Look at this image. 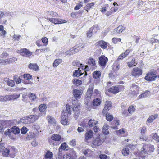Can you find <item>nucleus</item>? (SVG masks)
I'll return each mask as SVG.
<instances>
[{
	"mask_svg": "<svg viewBox=\"0 0 159 159\" xmlns=\"http://www.w3.org/2000/svg\"><path fill=\"white\" fill-rule=\"evenodd\" d=\"M17 152V150L14 147L9 146L5 148L2 152V154L5 156L9 155L10 157L14 158Z\"/></svg>",
	"mask_w": 159,
	"mask_h": 159,
	"instance_id": "obj_1",
	"label": "nucleus"
},
{
	"mask_svg": "<svg viewBox=\"0 0 159 159\" xmlns=\"http://www.w3.org/2000/svg\"><path fill=\"white\" fill-rule=\"evenodd\" d=\"M157 77L156 71L154 70H152L147 74L145 79L148 81H153L156 80Z\"/></svg>",
	"mask_w": 159,
	"mask_h": 159,
	"instance_id": "obj_2",
	"label": "nucleus"
},
{
	"mask_svg": "<svg viewBox=\"0 0 159 159\" xmlns=\"http://www.w3.org/2000/svg\"><path fill=\"white\" fill-rule=\"evenodd\" d=\"M153 146L151 145H143L141 149V153L142 154H148V153H151L154 150Z\"/></svg>",
	"mask_w": 159,
	"mask_h": 159,
	"instance_id": "obj_3",
	"label": "nucleus"
},
{
	"mask_svg": "<svg viewBox=\"0 0 159 159\" xmlns=\"http://www.w3.org/2000/svg\"><path fill=\"white\" fill-rule=\"evenodd\" d=\"M82 93V91L81 90L75 89L73 92V95L74 97L72 98V100L73 101H72V103L73 104L75 103V101L74 99L75 98L77 100L78 99H80V95Z\"/></svg>",
	"mask_w": 159,
	"mask_h": 159,
	"instance_id": "obj_4",
	"label": "nucleus"
},
{
	"mask_svg": "<svg viewBox=\"0 0 159 159\" xmlns=\"http://www.w3.org/2000/svg\"><path fill=\"white\" fill-rule=\"evenodd\" d=\"M77 104H75L73 107V111L74 112V116H75V118H76V116H79L80 112V105H79L78 102L77 101Z\"/></svg>",
	"mask_w": 159,
	"mask_h": 159,
	"instance_id": "obj_5",
	"label": "nucleus"
},
{
	"mask_svg": "<svg viewBox=\"0 0 159 159\" xmlns=\"http://www.w3.org/2000/svg\"><path fill=\"white\" fill-rule=\"evenodd\" d=\"M112 103L111 101H107L105 104V107L102 111V113L103 115L106 114L111 107Z\"/></svg>",
	"mask_w": 159,
	"mask_h": 159,
	"instance_id": "obj_6",
	"label": "nucleus"
},
{
	"mask_svg": "<svg viewBox=\"0 0 159 159\" xmlns=\"http://www.w3.org/2000/svg\"><path fill=\"white\" fill-rule=\"evenodd\" d=\"M18 51L20 54L23 56L29 57L32 55V52L26 48L22 49Z\"/></svg>",
	"mask_w": 159,
	"mask_h": 159,
	"instance_id": "obj_7",
	"label": "nucleus"
},
{
	"mask_svg": "<svg viewBox=\"0 0 159 159\" xmlns=\"http://www.w3.org/2000/svg\"><path fill=\"white\" fill-rule=\"evenodd\" d=\"M132 75L134 76H139L142 74V70L139 68H134L131 72Z\"/></svg>",
	"mask_w": 159,
	"mask_h": 159,
	"instance_id": "obj_8",
	"label": "nucleus"
},
{
	"mask_svg": "<svg viewBox=\"0 0 159 159\" xmlns=\"http://www.w3.org/2000/svg\"><path fill=\"white\" fill-rule=\"evenodd\" d=\"M99 63L101 66H105L108 61L107 58L104 56H102L99 57Z\"/></svg>",
	"mask_w": 159,
	"mask_h": 159,
	"instance_id": "obj_9",
	"label": "nucleus"
},
{
	"mask_svg": "<svg viewBox=\"0 0 159 159\" xmlns=\"http://www.w3.org/2000/svg\"><path fill=\"white\" fill-rule=\"evenodd\" d=\"M48 19L50 21L55 24L64 23L66 22L65 20H58L56 18H50Z\"/></svg>",
	"mask_w": 159,
	"mask_h": 159,
	"instance_id": "obj_10",
	"label": "nucleus"
},
{
	"mask_svg": "<svg viewBox=\"0 0 159 159\" xmlns=\"http://www.w3.org/2000/svg\"><path fill=\"white\" fill-rule=\"evenodd\" d=\"M123 88V86L120 85L118 86L112 87L109 89V91L114 93H117L119 91L120 89Z\"/></svg>",
	"mask_w": 159,
	"mask_h": 159,
	"instance_id": "obj_11",
	"label": "nucleus"
},
{
	"mask_svg": "<svg viewBox=\"0 0 159 159\" xmlns=\"http://www.w3.org/2000/svg\"><path fill=\"white\" fill-rule=\"evenodd\" d=\"M95 45L98 47H100L101 48L103 49L106 48L107 47V43L103 40L99 41L97 42Z\"/></svg>",
	"mask_w": 159,
	"mask_h": 159,
	"instance_id": "obj_12",
	"label": "nucleus"
},
{
	"mask_svg": "<svg viewBox=\"0 0 159 159\" xmlns=\"http://www.w3.org/2000/svg\"><path fill=\"white\" fill-rule=\"evenodd\" d=\"M61 123L64 125H66L68 123V116L65 115V113H63L61 117Z\"/></svg>",
	"mask_w": 159,
	"mask_h": 159,
	"instance_id": "obj_13",
	"label": "nucleus"
},
{
	"mask_svg": "<svg viewBox=\"0 0 159 159\" xmlns=\"http://www.w3.org/2000/svg\"><path fill=\"white\" fill-rule=\"evenodd\" d=\"M28 67L29 69H32L35 71H37L39 70V67L36 63H30Z\"/></svg>",
	"mask_w": 159,
	"mask_h": 159,
	"instance_id": "obj_14",
	"label": "nucleus"
},
{
	"mask_svg": "<svg viewBox=\"0 0 159 159\" xmlns=\"http://www.w3.org/2000/svg\"><path fill=\"white\" fill-rule=\"evenodd\" d=\"M93 136V133L91 130H89L87 132L85 135V139L86 140H88L92 138Z\"/></svg>",
	"mask_w": 159,
	"mask_h": 159,
	"instance_id": "obj_15",
	"label": "nucleus"
},
{
	"mask_svg": "<svg viewBox=\"0 0 159 159\" xmlns=\"http://www.w3.org/2000/svg\"><path fill=\"white\" fill-rule=\"evenodd\" d=\"M102 141L100 140L99 137H97L93 142L92 144L94 146H99L102 143Z\"/></svg>",
	"mask_w": 159,
	"mask_h": 159,
	"instance_id": "obj_16",
	"label": "nucleus"
},
{
	"mask_svg": "<svg viewBox=\"0 0 159 159\" xmlns=\"http://www.w3.org/2000/svg\"><path fill=\"white\" fill-rule=\"evenodd\" d=\"M73 107L71 106H70L69 104H66V112H65V115H66V113L70 115L71 113L72 110H73Z\"/></svg>",
	"mask_w": 159,
	"mask_h": 159,
	"instance_id": "obj_17",
	"label": "nucleus"
},
{
	"mask_svg": "<svg viewBox=\"0 0 159 159\" xmlns=\"http://www.w3.org/2000/svg\"><path fill=\"white\" fill-rule=\"evenodd\" d=\"M51 139L56 141H60L61 139V137L60 135L57 134H54L52 135Z\"/></svg>",
	"mask_w": 159,
	"mask_h": 159,
	"instance_id": "obj_18",
	"label": "nucleus"
},
{
	"mask_svg": "<svg viewBox=\"0 0 159 159\" xmlns=\"http://www.w3.org/2000/svg\"><path fill=\"white\" fill-rule=\"evenodd\" d=\"M158 116V115L155 114L153 115H152L149 117L147 120V121L148 123H151L153 122L154 120Z\"/></svg>",
	"mask_w": 159,
	"mask_h": 159,
	"instance_id": "obj_19",
	"label": "nucleus"
},
{
	"mask_svg": "<svg viewBox=\"0 0 159 159\" xmlns=\"http://www.w3.org/2000/svg\"><path fill=\"white\" fill-rule=\"evenodd\" d=\"M71 151L72 152V153H73V154H71L70 153H69L67 154L66 155H64L63 156V159H70L72 157H73V155H74L75 152L74 151L72 150H71Z\"/></svg>",
	"mask_w": 159,
	"mask_h": 159,
	"instance_id": "obj_20",
	"label": "nucleus"
},
{
	"mask_svg": "<svg viewBox=\"0 0 159 159\" xmlns=\"http://www.w3.org/2000/svg\"><path fill=\"white\" fill-rule=\"evenodd\" d=\"M98 121L94 119H91L89 120L88 122V124L90 127H93L95 125L98 123Z\"/></svg>",
	"mask_w": 159,
	"mask_h": 159,
	"instance_id": "obj_21",
	"label": "nucleus"
},
{
	"mask_svg": "<svg viewBox=\"0 0 159 159\" xmlns=\"http://www.w3.org/2000/svg\"><path fill=\"white\" fill-rule=\"evenodd\" d=\"M21 123L24 124H29L30 123L28 117H25L20 119Z\"/></svg>",
	"mask_w": 159,
	"mask_h": 159,
	"instance_id": "obj_22",
	"label": "nucleus"
},
{
	"mask_svg": "<svg viewBox=\"0 0 159 159\" xmlns=\"http://www.w3.org/2000/svg\"><path fill=\"white\" fill-rule=\"evenodd\" d=\"M119 120H115V119L112 121V124L114 126H111V128L114 129H117V125H119Z\"/></svg>",
	"mask_w": 159,
	"mask_h": 159,
	"instance_id": "obj_23",
	"label": "nucleus"
},
{
	"mask_svg": "<svg viewBox=\"0 0 159 159\" xmlns=\"http://www.w3.org/2000/svg\"><path fill=\"white\" fill-rule=\"evenodd\" d=\"M72 82L73 84L76 86H80L82 84V81L78 79H74L72 80Z\"/></svg>",
	"mask_w": 159,
	"mask_h": 159,
	"instance_id": "obj_24",
	"label": "nucleus"
},
{
	"mask_svg": "<svg viewBox=\"0 0 159 159\" xmlns=\"http://www.w3.org/2000/svg\"><path fill=\"white\" fill-rule=\"evenodd\" d=\"M101 101L100 99L96 98L93 100V104L95 106H98L101 103Z\"/></svg>",
	"mask_w": 159,
	"mask_h": 159,
	"instance_id": "obj_25",
	"label": "nucleus"
},
{
	"mask_svg": "<svg viewBox=\"0 0 159 159\" xmlns=\"http://www.w3.org/2000/svg\"><path fill=\"white\" fill-rule=\"evenodd\" d=\"M53 156V154L52 152H50L49 151H48L45 155V158H43V159H51Z\"/></svg>",
	"mask_w": 159,
	"mask_h": 159,
	"instance_id": "obj_26",
	"label": "nucleus"
},
{
	"mask_svg": "<svg viewBox=\"0 0 159 159\" xmlns=\"http://www.w3.org/2000/svg\"><path fill=\"white\" fill-rule=\"evenodd\" d=\"M101 73L99 71H95L93 73V77L95 79H97L100 77Z\"/></svg>",
	"mask_w": 159,
	"mask_h": 159,
	"instance_id": "obj_27",
	"label": "nucleus"
},
{
	"mask_svg": "<svg viewBox=\"0 0 159 159\" xmlns=\"http://www.w3.org/2000/svg\"><path fill=\"white\" fill-rule=\"evenodd\" d=\"M83 74L84 73H82L80 70H75L73 72V76L74 77H79Z\"/></svg>",
	"mask_w": 159,
	"mask_h": 159,
	"instance_id": "obj_28",
	"label": "nucleus"
},
{
	"mask_svg": "<svg viewBox=\"0 0 159 159\" xmlns=\"http://www.w3.org/2000/svg\"><path fill=\"white\" fill-rule=\"evenodd\" d=\"M93 84H91L89 86V88L88 89L86 93L87 95L88 94H92L93 93Z\"/></svg>",
	"mask_w": 159,
	"mask_h": 159,
	"instance_id": "obj_29",
	"label": "nucleus"
},
{
	"mask_svg": "<svg viewBox=\"0 0 159 159\" xmlns=\"http://www.w3.org/2000/svg\"><path fill=\"white\" fill-rule=\"evenodd\" d=\"M108 126L106 124L103 127L102 132L103 133L106 134H107L109 133V131L108 130Z\"/></svg>",
	"mask_w": 159,
	"mask_h": 159,
	"instance_id": "obj_30",
	"label": "nucleus"
},
{
	"mask_svg": "<svg viewBox=\"0 0 159 159\" xmlns=\"http://www.w3.org/2000/svg\"><path fill=\"white\" fill-rule=\"evenodd\" d=\"M47 119L48 122L53 125L55 124V120L53 117L51 116H48L47 117Z\"/></svg>",
	"mask_w": 159,
	"mask_h": 159,
	"instance_id": "obj_31",
	"label": "nucleus"
},
{
	"mask_svg": "<svg viewBox=\"0 0 159 159\" xmlns=\"http://www.w3.org/2000/svg\"><path fill=\"white\" fill-rule=\"evenodd\" d=\"M104 115H106V119L107 121H111L113 119V116L112 115H111L110 113H108L107 112Z\"/></svg>",
	"mask_w": 159,
	"mask_h": 159,
	"instance_id": "obj_32",
	"label": "nucleus"
},
{
	"mask_svg": "<svg viewBox=\"0 0 159 159\" xmlns=\"http://www.w3.org/2000/svg\"><path fill=\"white\" fill-rule=\"evenodd\" d=\"M135 60L134 58L132 59L131 61L128 62L127 64L128 66L129 67H132L133 65L135 66L136 64H137V63L135 62Z\"/></svg>",
	"mask_w": 159,
	"mask_h": 159,
	"instance_id": "obj_33",
	"label": "nucleus"
},
{
	"mask_svg": "<svg viewBox=\"0 0 159 159\" xmlns=\"http://www.w3.org/2000/svg\"><path fill=\"white\" fill-rule=\"evenodd\" d=\"M11 133L14 134H18L20 133V129L19 128H12L11 129Z\"/></svg>",
	"mask_w": 159,
	"mask_h": 159,
	"instance_id": "obj_34",
	"label": "nucleus"
},
{
	"mask_svg": "<svg viewBox=\"0 0 159 159\" xmlns=\"http://www.w3.org/2000/svg\"><path fill=\"white\" fill-rule=\"evenodd\" d=\"M61 59H59L55 60L53 64V66L54 67H57L61 62Z\"/></svg>",
	"mask_w": 159,
	"mask_h": 159,
	"instance_id": "obj_35",
	"label": "nucleus"
},
{
	"mask_svg": "<svg viewBox=\"0 0 159 159\" xmlns=\"http://www.w3.org/2000/svg\"><path fill=\"white\" fill-rule=\"evenodd\" d=\"M151 136L155 140L159 142V136L156 133L152 134L151 135Z\"/></svg>",
	"mask_w": 159,
	"mask_h": 159,
	"instance_id": "obj_36",
	"label": "nucleus"
},
{
	"mask_svg": "<svg viewBox=\"0 0 159 159\" xmlns=\"http://www.w3.org/2000/svg\"><path fill=\"white\" fill-rule=\"evenodd\" d=\"M129 150L127 148H124L122 151V154L124 156H127L129 154Z\"/></svg>",
	"mask_w": 159,
	"mask_h": 159,
	"instance_id": "obj_37",
	"label": "nucleus"
},
{
	"mask_svg": "<svg viewBox=\"0 0 159 159\" xmlns=\"http://www.w3.org/2000/svg\"><path fill=\"white\" fill-rule=\"evenodd\" d=\"M123 27L122 25H120L117 27L116 29H114V31H116L117 33H121L122 30H121L122 29L124 30L125 28L123 29Z\"/></svg>",
	"mask_w": 159,
	"mask_h": 159,
	"instance_id": "obj_38",
	"label": "nucleus"
},
{
	"mask_svg": "<svg viewBox=\"0 0 159 159\" xmlns=\"http://www.w3.org/2000/svg\"><path fill=\"white\" fill-rule=\"evenodd\" d=\"M46 109V106L44 104H41L39 107V110L41 112H44Z\"/></svg>",
	"mask_w": 159,
	"mask_h": 159,
	"instance_id": "obj_39",
	"label": "nucleus"
},
{
	"mask_svg": "<svg viewBox=\"0 0 159 159\" xmlns=\"http://www.w3.org/2000/svg\"><path fill=\"white\" fill-rule=\"evenodd\" d=\"M68 147V145L65 143H63L61 144L59 148H61L62 150H65Z\"/></svg>",
	"mask_w": 159,
	"mask_h": 159,
	"instance_id": "obj_40",
	"label": "nucleus"
},
{
	"mask_svg": "<svg viewBox=\"0 0 159 159\" xmlns=\"http://www.w3.org/2000/svg\"><path fill=\"white\" fill-rule=\"evenodd\" d=\"M2 140L0 141V152L4 151L5 148L4 144L2 143Z\"/></svg>",
	"mask_w": 159,
	"mask_h": 159,
	"instance_id": "obj_41",
	"label": "nucleus"
},
{
	"mask_svg": "<svg viewBox=\"0 0 159 159\" xmlns=\"http://www.w3.org/2000/svg\"><path fill=\"white\" fill-rule=\"evenodd\" d=\"M150 93V92L149 91H147L145 92L144 93H143L141 95H140L139 96V97L140 98H144L145 97H147L148 95V94Z\"/></svg>",
	"mask_w": 159,
	"mask_h": 159,
	"instance_id": "obj_42",
	"label": "nucleus"
},
{
	"mask_svg": "<svg viewBox=\"0 0 159 159\" xmlns=\"http://www.w3.org/2000/svg\"><path fill=\"white\" fill-rule=\"evenodd\" d=\"M81 127H78L77 129V131L79 133H80L84 131V127H86L85 125V124H83L82 126L81 125Z\"/></svg>",
	"mask_w": 159,
	"mask_h": 159,
	"instance_id": "obj_43",
	"label": "nucleus"
},
{
	"mask_svg": "<svg viewBox=\"0 0 159 159\" xmlns=\"http://www.w3.org/2000/svg\"><path fill=\"white\" fill-rule=\"evenodd\" d=\"M89 64L92 66H94L95 64V61L93 58H90L88 61Z\"/></svg>",
	"mask_w": 159,
	"mask_h": 159,
	"instance_id": "obj_44",
	"label": "nucleus"
},
{
	"mask_svg": "<svg viewBox=\"0 0 159 159\" xmlns=\"http://www.w3.org/2000/svg\"><path fill=\"white\" fill-rule=\"evenodd\" d=\"M7 84L11 87H13L15 85V83L14 80H10L7 81Z\"/></svg>",
	"mask_w": 159,
	"mask_h": 159,
	"instance_id": "obj_45",
	"label": "nucleus"
},
{
	"mask_svg": "<svg viewBox=\"0 0 159 159\" xmlns=\"http://www.w3.org/2000/svg\"><path fill=\"white\" fill-rule=\"evenodd\" d=\"M92 96V94H88V95H87V93H86V97L85 98L86 100L85 101V103H86L87 101V104L88 102L89 101L91 98V97Z\"/></svg>",
	"mask_w": 159,
	"mask_h": 159,
	"instance_id": "obj_46",
	"label": "nucleus"
},
{
	"mask_svg": "<svg viewBox=\"0 0 159 159\" xmlns=\"http://www.w3.org/2000/svg\"><path fill=\"white\" fill-rule=\"evenodd\" d=\"M29 97L30 100H31L33 101H34L35 99L36 98V97L35 95L33 93H30V94Z\"/></svg>",
	"mask_w": 159,
	"mask_h": 159,
	"instance_id": "obj_47",
	"label": "nucleus"
},
{
	"mask_svg": "<svg viewBox=\"0 0 159 159\" xmlns=\"http://www.w3.org/2000/svg\"><path fill=\"white\" fill-rule=\"evenodd\" d=\"M24 78L26 80L31 79L32 78V75L29 74H25L23 75Z\"/></svg>",
	"mask_w": 159,
	"mask_h": 159,
	"instance_id": "obj_48",
	"label": "nucleus"
},
{
	"mask_svg": "<svg viewBox=\"0 0 159 159\" xmlns=\"http://www.w3.org/2000/svg\"><path fill=\"white\" fill-rule=\"evenodd\" d=\"M93 30V28H91L89 29V31L87 33V35L88 37H91L92 36L93 34L92 32Z\"/></svg>",
	"mask_w": 159,
	"mask_h": 159,
	"instance_id": "obj_49",
	"label": "nucleus"
},
{
	"mask_svg": "<svg viewBox=\"0 0 159 159\" xmlns=\"http://www.w3.org/2000/svg\"><path fill=\"white\" fill-rule=\"evenodd\" d=\"M92 28H93V30H94L93 32L96 33L97 31L100 29L99 27L97 25H93Z\"/></svg>",
	"mask_w": 159,
	"mask_h": 159,
	"instance_id": "obj_50",
	"label": "nucleus"
},
{
	"mask_svg": "<svg viewBox=\"0 0 159 159\" xmlns=\"http://www.w3.org/2000/svg\"><path fill=\"white\" fill-rule=\"evenodd\" d=\"M90 150L89 149H87L83 151V153L86 157H88L89 155Z\"/></svg>",
	"mask_w": 159,
	"mask_h": 159,
	"instance_id": "obj_51",
	"label": "nucleus"
},
{
	"mask_svg": "<svg viewBox=\"0 0 159 159\" xmlns=\"http://www.w3.org/2000/svg\"><path fill=\"white\" fill-rule=\"evenodd\" d=\"M94 3L92 2L88 4L86 6V8L87 9H89L94 5Z\"/></svg>",
	"mask_w": 159,
	"mask_h": 159,
	"instance_id": "obj_52",
	"label": "nucleus"
},
{
	"mask_svg": "<svg viewBox=\"0 0 159 159\" xmlns=\"http://www.w3.org/2000/svg\"><path fill=\"white\" fill-rule=\"evenodd\" d=\"M14 80L16 84H19L21 82V79L20 77H15Z\"/></svg>",
	"mask_w": 159,
	"mask_h": 159,
	"instance_id": "obj_53",
	"label": "nucleus"
},
{
	"mask_svg": "<svg viewBox=\"0 0 159 159\" xmlns=\"http://www.w3.org/2000/svg\"><path fill=\"white\" fill-rule=\"evenodd\" d=\"M97 95H100V92L97 89H95L94 93H92V96H95Z\"/></svg>",
	"mask_w": 159,
	"mask_h": 159,
	"instance_id": "obj_54",
	"label": "nucleus"
},
{
	"mask_svg": "<svg viewBox=\"0 0 159 159\" xmlns=\"http://www.w3.org/2000/svg\"><path fill=\"white\" fill-rule=\"evenodd\" d=\"M121 39L120 38H113L112 39L113 42L116 44L117 43L118 41H120Z\"/></svg>",
	"mask_w": 159,
	"mask_h": 159,
	"instance_id": "obj_55",
	"label": "nucleus"
},
{
	"mask_svg": "<svg viewBox=\"0 0 159 159\" xmlns=\"http://www.w3.org/2000/svg\"><path fill=\"white\" fill-rule=\"evenodd\" d=\"M117 62V60L116 61H115V64L113 65V67L114 69H115L116 70H118L120 67V65L119 64H116V65H115V64Z\"/></svg>",
	"mask_w": 159,
	"mask_h": 159,
	"instance_id": "obj_56",
	"label": "nucleus"
},
{
	"mask_svg": "<svg viewBox=\"0 0 159 159\" xmlns=\"http://www.w3.org/2000/svg\"><path fill=\"white\" fill-rule=\"evenodd\" d=\"M72 64L73 66H77L78 67H80V63L78 61L75 60L72 63Z\"/></svg>",
	"mask_w": 159,
	"mask_h": 159,
	"instance_id": "obj_57",
	"label": "nucleus"
},
{
	"mask_svg": "<svg viewBox=\"0 0 159 159\" xmlns=\"http://www.w3.org/2000/svg\"><path fill=\"white\" fill-rule=\"evenodd\" d=\"M32 115L29 116L28 117L29 119V121L30 123H33L36 120L34 119V118Z\"/></svg>",
	"mask_w": 159,
	"mask_h": 159,
	"instance_id": "obj_58",
	"label": "nucleus"
},
{
	"mask_svg": "<svg viewBox=\"0 0 159 159\" xmlns=\"http://www.w3.org/2000/svg\"><path fill=\"white\" fill-rule=\"evenodd\" d=\"M28 130V129L26 127H23L21 128V132L22 134H25L27 131Z\"/></svg>",
	"mask_w": 159,
	"mask_h": 159,
	"instance_id": "obj_59",
	"label": "nucleus"
},
{
	"mask_svg": "<svg viewBox=\"0 0 159 159\" xmlns=\"http://www.w3.org/2000/svg\"><path fill=\"white\" fill-rule=\"evenodd\" d=\"M20 95V94L18 95L16 94L11 95L12 100H14L19 98Z\"/></svg>",
	"mask_w": 159,
	"mask_h": 159,
	"instance_id": "obj_60",
	"label": "nucleus"
},
{
	"mask_svg": "<svg viewBox=\"0 0 159 159\" xmlns=\"http://www.w3.org/2000/svg\"><path fill=\"white\" fill-rule=\"evenodd\" d=\"M134 107L132 106H131L129 107L128 111L130 113H131L134 111Z\"/></svg>",
	"mask_w": 159,
	"mask_h": 159,
	"instance_id": "obj_61",
	"label": "nucleus"
},
{
	"mask_svg": "<svg viewBox=\"0 0 159 159\" xmlns=\"http://www.w3.org/2000/svg\"><path fill=\"white\" fill-rule=\"evenodd\" d=\"M50 15L53 17H57L58 16V14L56 12H54L52 11H49Z\"/></svg>",
	"mask_w": 159,
	"mask_h": 159,
	"instance_id": "obj_62",
	"label": "nucleus"
},
{
	"mask_svg": "<svg viewBox=\"0 0 159 159\" xmlns=\"http://www.w3.org/2000/svg\"><path fill=\"white\" fill-rule=\"evenodd\" d=\"M116 133L118 135H120L125 133L124 130L123 129H120L116 131Z\"/></svg>",
	"mask_w": 159,
	"mask_h": 159,
	"instance_id": "obj_63",
	"label": "nucleus"
},
{
	"mask_svg": "<svg viewBox=\"0 0 159 159\" xmlns=\"http://www.w3.org/2000/svg\"><path fill=\"white\" fill-rule=\"evenodd\" d=\"M107 155L104 154H101L99 156V157L101 159H107Z\"/></svg>",
	"mask_w": 159,
	"mask_h": 159,
	"instance_id": "obj_64",
	"label": "nucleus"
}]
</instances>
